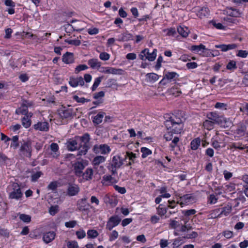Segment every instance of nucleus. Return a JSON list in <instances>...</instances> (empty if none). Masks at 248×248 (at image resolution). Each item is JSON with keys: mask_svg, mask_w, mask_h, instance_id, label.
I'll list each match as a JSON object with an SVG mask.
<instances>
[{"mask_svg": "<svg viewBox=\"0 0 248 248\" xmlns=\"http://www.w3.org/2000/svg\"><path fill=\"white\" fill-rule=\"evenodd\" d=\"M104 115V112H100L98 113L93 118V122L96 124H100L102 122Z\"/></svg>", "mask_w": 248, "mask_h": 248, "instance_id": "72a5a7b5", "label": "nucleus"}, {"mask_svg": "<svg viewBox=\"0 0 248 248\" xmlns=\"http://www.w3.org/2000/svg\"><path fill=\"white\" fill-rule=\"evenodd\" d=\"M246 130V127L244 124L240 125L236 130V134L238 137L244 136Z\"/></svg>", "mask_w": 248, "mask_h": 248, "instance_id": "ea45409f", "label": "nucleus"}, {"mask_svg": "<svg viewBox=\"0 0 248 248\" xmlns=\"http://www.w3.org/2000/svg\"><path fill=\"white\" fill-rule=\"evenodd\" d=\"M93 171L91 168H87L84 172H82L81 176L85 181H90L92 179Z\"/></svg>", "mask_w": 248, "mask_h": 248, "instance_id": "4be33fe9", "label": "nucleus"}, {"mask_svg": "<svg viewBox=\"0 0 248 248\" xmlns=\"http://www.w3.org/2000/svg\"><path fill=\"white\" fill-rule=\"evenodd\" d=\"M147 80L150 82H155L157 81L159 78L158 75L152 73H148L146 75Z\"/></svg>", "mask_w": 248, "mask_h": 248, "instance_id": "f704fd0d", "label": "nucleus"}, {"mask_svg": "<svg viewBox=\"0 0 248 248\" xmlns=\"http://www.w3.org/2000/svg\"><path fill=\"white\" fill-rule=\"evenodd\" d=\"M72 98L74 101L79 103L83 104L85 102H88L90 101L89 99H86L84 97H79L77 95H73Z\"/></svg>", "mask_w": 248, "mask_h": 248, "instance_id": "09e8293b", "label": "nucleus"}, {"mask_svg": "<svg viewBox=\"0 0 248 248\" xmlns=\"http://www.w3.org/2000/svg\"><path fill=\"white\" fill-rule=\"evenodd\" d=\"M119 236V233L116 230L112 231L109 235V241H113L115 240Z\"/></svg>", "mask_w": 248, "mask_h": 248, "instance_id": "5fc2aeb1", "label": "nucleus"}, {"mask_svg": "<svg viewBox=\"0 0 248 248\" xmlns=\"http://www.w3.org/2000/svg\"><path fill=\"white\" fill-rule=\"evenodd\" d=\"M65 42L69 45H74L75 46H78L81 44L80 41L78 39H73V40L66 39V40H65Z\"/></svg>", "mask_w": 248, "mask_h": 248, "instance_id": "4d7b16f0", "label": "nucleus"}, {"mask_svg": "<svg viewBox=\"0 0 248 248\" xmlns=\"http://www.w3.org/2000/svg\"><path fill=\"white\" fill-rule=\"evenodd\" d=\"M209 15V10L207 7H202L198 12L197 15L201 18Z\"/></svg>", "mask_w": 248, "mask_h": 248, "instance_id": "2f4dec72", "label": "nucleus"}, {"mask_svg": "<svg viewBox=\"0 0 248 248\" xmlns=\"http://www.w3.org/2000/svg\"><path fill=\"white\" fill-rule=\"evenodd\" d=\"M171 228L175 230L174 234L176 235H178V232H185L188 230V227L183 224L181 221L176 220H171L170 223Z\"/></svg>", "mask_w": 248, "mask_h": 248, "instance_id": "423d86ee", "label": "nucleus"}, {"mask_svg": "<svg viewBox=\"0 0 248 248\" xmlns=\"http://www.w3.org/2000/svg\"><path fill=\"white\" fill-rule=\"evenodd\" d=\"M77 140H78V141L80 142L78 155L81 156L86 155L88 152V149H89V135L87 133H86L82 136L77 138Z\"/></svg>", "mask_w": 248, "mask_h": 248, "instance_id": "7ed1b4c3", "label": "nucleus"}, {"mask_svg": "<svg viewBox=\"0 0 248 248\" xmlns=\"http://www.w3.org/2000/svg\"><path fill=\"white\" fill-rule=\"evenodd\" d=\"M142 153L141 156L142 158H146L149 155L152 154V151L147 148L142 147L140 149Z\"/></svg>", "mask_w": 248, "mask_h": 248, "instance_id": "3c124183", "label": "nucleus"}, {"mask_svg": "<svg viewBox=\"0 0 248 248\" xmlns=\"http://www.w3.org/2000/svg\"><path fill=\"white\" fill-rule=\"evenodd\" d=\"M231 148L243 150L248 148V144H243L240 142L233 143L232 144Z\"/></svg>", "mask_w": 248, "mask_h": 248, "instance_id": "a18cd8bd", "label": "nucleus"}, {"mask_svg": "<svg viewBox=\"0 0 248 248\" xmlns=\"http://www.w3.org/2000/svg\"><path fill=\"white\" fill-rule=\"evenodd\" d=\"M148 53V49L145 48L143 50L139 55L140 58L142 61L147 60V55Z\"/></svg>", "mask_w": 248, "mask_h": 248, "instance_id": "13d9d810", "label": "nucleus"}, {"mask_svg": "<svg viewBox=\"0 0 248 248\" xmlns=\"http://www.w3.org/2000/svg\"><path fill=\"white\" fill-rule=\"evenodd\" d=\"M100 72L103 73L113 74V75H121L123 70L121 69H117L110 67H101Z\"/></svg>", "mask_w": 248, "mask_h": 248, "instance_id": "4468645a", "label": "nucleus"}, {"mask_svg": "<svg viewBox=\"0 0 248 248\" xmlns=\"http://www.w3.org/2000/svg\"><path fill=\"white\" fill-rule=\"evenodd\" d=\"M79 190L80 188L78 185L75 184H69L67 190V194L69 196H74L77 195Z\"/></svg>", "mask_w": 248, "mask_h": 248, "instance_id": "dca6fc26", "label": "nucleus"}, {"mask_svg": "<svg viewBox=\"0 0 248 248\" xmlns=\"http://www.w3.org/2000/svg\"><path fill=\"white\" fill-rule=\"evenodd\" d=\"M59 114L62 118H71L75 115V111L72 108L62 107L59 109Z\"/></svg>", "mask_w": 248, "mask_h": 248, "instance_id": "6e6552de", "label": "nucleus"}, {"mask_svg": "<svg viewBox=\"0 0 248 248\" xmlns=\"http://www.w3.org/2000/svg\"><path fill=\"white\" fill-rule=\"evenodd\" d=\"M226 69L231 72H233L237 69L236 62L233 60H230L226 65Z\"/></svg>", "mask_w": 248, "mask_h": 248, "instance_id": "c9c22d12", "label": "nucleus"}, {"mask_svg": "<svg viewBox=\"0 0 248 248\" xmlns=\"http://www.w3.org/2000/svg\"><path fill=\"white\" fill-rule=\"evenodd\" d=\"M19 218L24 222L29 223L31 220V217L28 215L24 214H20Z\"/></svg>", "mask_w": 248, "mask_h": 248, "instance_id": "6e6d98bb", "label": "nucleus"}, {"mask_svg": "<svg viewBox=\"0 0 248 248\" xmlns=\"http://www.w3.org/2000/svg\"><path fill=\"white\" fill-rule=\"evenodd\" d=\"M221 140L219 136L217 134L211 139V144L212 146L216 149H218L221 147L220 143Z\"/></svg>", "mask_w": 248, "mask_h": 248, "instance_id": "a878e982", "label": "nucleus"}, {"mask_svg": "<svg viewBox=\"0 0 248 248\" xmlns=\"http://www.w3.org/2000/svg\"><path fill=\"white\" fill-rule=\"evenodd\" d=\"M56 236V233L53 231H50L44 233L43 234V240L44 241L48 244L53 241Z\"/></svg>", "mask_w": 248, "mask_h": 248, "instance_id": "aec40b11", "label": "nucleus"}, {"mask_svg": "<svg viewBox=\"0 0 248 248\" xmlns=\"http://www.w3.org/2000/svg\"><path fill=\"white\" fill-rule=\"evenodd\" d=\"M34 128L36 130L46 131L48 130L49 126L47 122H38L33 126Z\"/></svg>", "mask_w": 248, "mask_h": 248, "instance_id": "412c9836", "label": "nucleus"}, {"mask_svg": "<svg viewBox=\"0 0 248 248\" xmlns=\"http://www.w3.org/2000/svg\"><path fill=\"white\" fill-rule=\"evenodd\" d=\"M205 46L201 44L199 46H191V50L195 52L198 53L200 55V53H202L203 49H205Z\"/></svg>", "mask_w": 248, "mask_h": 248, "instance_id": "37998d69", "label": "nucleus"}, {"mask_svg": "<svg viewBox=\"0 0 248 248\" xmlns=\"http://www.w3.org/2000/svg\"><path fill=\"white\" fill-rule=\"evenodd\" d=\"M215 123L214 122H212L209 120H205L203 123V126L204 127V128H206V129L208 130H210L214 128V125Z\"/></svg>", "mask_w": 248, "mask_h": 248, "instance_id": "79ce46f5", "label": "nucleus"}, {"mask_svg": "<svg viewBox=\"0 0 248 248\" xmlns=\"http://www.w3.org/2000/svg\"><path fill=\"white\" fill-rule=\"evenodd\" d=\"M174 198L177 200V203H179L181 207L192 204L196 201L195 197L192 194H186L182 196L180 194L176 193Z\"/></svg>", "mask_w": 248, "mask_h": 248, "instance_id": "f03ea898", "label": "nucleus"}, {"mask_svg": "<svg viewBox=\"0 0 248 248\" xmlns=\"http://www.w3.org/2000/svg\"><path fill=\"white\" fill-rule=\"evenodd\" d=\"M106 158L103 156L98 155L95 156L93 161V164L94 166H98L100 163L105 161Z\"/></svg>", "mask_w": 248, "mask_h": 248, "instance_id": "e433bc0d", "label": "nucleus"}, {"mask_svg": "<svg viewBox=\"0 0 248 248\" xmlns=\"http://www.w3.org/2000/svg\"><path fill=\"white\" fill-rule=\"evenodd\" d=\"M207 117L208 120L214 122L215 124H220L221 126H225V125H223L222 122L224 121L226 123V119L224 117L219 116L216 112H211L207 114Z\"/></svg>", "mask_w": 248, "mask_h": 248, "instance_id": "9d476101", "label": "nucleus"}, {"mask_svg": "<svg viewBox=\"0 0 248 248\" xmlns=\"http://www.w3.org/2000/svg\"><path fill=\"white\" fill-rule=\"evenodd\" d=\"M116 182V180L110 175H104L102 180L103 185H108Z\"/></svg>", "mask_w": 248, "mask_h": 248, "instance_id": "7c9ffc66", "label": "nucleus"}, {"mask_svg": "<svg viewBox=\"0 0 248 248\" xmlns=\"http://www.w3.org/2000/svg\"><path fill=\"white\" fill-rule=\"evenodd\" d=\"M137 157L136 154L132 152H127L124 155V158H123L124 164L126 166H130L134 163L135 160Z\"/></svg>", "mask_w": 248, "mask_h": 248, "instance_id": "9b49d317", "label": "nucleus"}, {"mask_svg": "<svg viewBox=\"0 0 248 248\" xmlns=\"http://www.w3.org/2000/svg\"><path fill=\"white\" fill-rule=\"evenodd\" d=\"M78 140L77 138L76 140L70 139L67 142V148L69 151H74L79 149L80 145L78 144Z\"/></svg>", "mask_w": 248, "mask_h": 248, "instance_id": "a211bd4d", "label": "nucleus"}, {"mask_svg": "<svg viewBox=\"0 0 248 248\" xmlns=\"http://www.w3.org/2000/svg\"><path fill=\"white\" fill-rule=\"evenodd\" d=\"M178 76L179 75L176 72H167L165 74L163 78L161 80L160 83H162L164 80L166 79L170 81L171 80L175 79V78H177V77H178Z\"/></svg>", "mask_w": 248, "mask_h": 248, "instance_id": "c85d7f7f", "label": "nucleus"}, {"mask_svg": "<svg viewBox=\"0 0 248 248\" xmlns=\"http://www.w3.org/2000/svg\"><path fill=\"white\" fill-rule=\"evenodd\" d=\"M156 53L157 50L156 49H154L152 53H150L149 50L148 49L147 60L151 62L154 61L156 57Z\"/></svg>", "mask_w": 248, "mask_h": 248, "instance_id": "49530a36", "label": "nucleus"}, {"mask_svg": "<svg viewBox=\"0 0 248 248\" xmlns=\"http://www.w3.org/2000/svg\"><path fill=\"white\" fill-rule=\"evenodd\" d=\"M33 103L31 101L24 100L20 107L16 110L17 114L26 115L28 111V108L32 106Z\"/></svg>", "mask_w": 248, "mask_h": 248, "instance_id": "f8f14e48", "label": "nucleus"}, {"mask_svg": "<svg viewBox=\"0 0 248 248\" xmlns=\"http://www.w3.org/2000/svg\"><path fill=\"white\" fill-rule=\"evenodd\" d=\"M121 218L118 216H113L111 217L106 225V228L108 230H111L114 227L118 225L121 222Z\"/></svg>", "mask_w": 248, "mask_h": 248, "instance_id": "ddd939ff", "label": "nucleus"}, {"mask_svg": "<svg viewBox=\"0 0 248 248\" xmlns=\"http://www.w3.org/2000/svg\"><path fill=\"white\" fill-rule=\"evenodd\" d=\"M215 47L217 48H220L221 51L226 52L229 50L235 49L237 47V45L235 44H231L228 45H216Z\"/></svg>", "mask_w": 248, "mask_h": 248, "instance_id": "b1692460", "label": "nucleus"}, {"mask_svg": "<svg viewBox=\"0 0 248 248\" xmlns=\"http://www.w3.org/2000/svg\"><path fill=\"white\" fill-rule=\"evenodd\" d=\"M236 56L241 58H246L248 56V51L239 50L238 51Z\"/></svg>", "mask_w": 248, "mask_h": 248, "instance_id": "0e129e2a", "label": "nucleus"}, {"mask_svg": "<svg viewBox=\"0 0 248 248\" xmlns=\"http://www.w3.org/2000/svg\"><path fill=\"white\" fill-rule=\"evenodd\" d=\"M42 175L41 171H37L32 174L31 179L32 182H36Z\"/></svg>", "mask_w": 248, "mask_h": 248, "instance_id": "e2e57ef3", "label": "nucleus"}, {"mask_svg": "<svg viewBox=\"0 0 248 248\" xmlns=\"http://www.w3.org/2000/svg\"><path fill=\"white\" fill-rule=\"evenodd\" d=\"M196 213V211L195 209H189V210H184L182 211V213L185 216H190L193 215Z\"/></svg>", "mask_w": 248, "mask_h": 248, "instance_id": "052dcab7", "label": "nucleus"}, {"mask_svg": "<svg viewBox=\"0 0 248 248\" xmlns=\"http://www.w3.org/2000/svg\"><path fill=\"white\" fill-rule=\"evenodd\" d=\"M87 237L88 238H94L98 235V232L95 230H89L87 232Z\"/></svg>", "mask_w": 248, "mask_h": 248, "instance_id": "de8ad7c7", "label": "nucleus"}, {"mask_svg": "<svg viewBox=\"0 0 248 248\" xmlns=\"http://www.w3.org/2000/svg\"><path fill=\"white\" fill-rule=\"evenodd\" d=\"M68 248H78V243L75 241H68L67 244Z\"/></svg>", "mask_w": 248, "mask_h": 248, "instance_id": "774afa93", "label": "nucleus"}, {"mask_svg": "<svg viewBox=\"0 0 248 248\" xmlns=\"http://www.w3.org/2000/svg\"><path fill=\"white\" fill-rule=\"evenodd\" d=\"M201 143L200 138H196L192 140L190 143L191 148L193 150H197L199 147Z\"/></svg>", "mask_w": 248, "mask_h": 248, "instance_id": "4c0bfd02", "label": "nucleus"}, {"mask_svg": "<svg viewBox=\"0 0 248 248\" xmlns=\"http://www.w3.org/2000/svg\"><path fill=\"white\" fill-rule=\"evenodd\" d=\"M220 209V212L222 216H227L232 212V206L231 204L228 203L227 204L225 205L223 207L221 208Z\"/></svg>", "mask_w": 248, "mask_h": 248, "instance_id": "c756f323", "label": "nucleus"}, {"mask_svg": "<svg viewBox=\"0 0 248 248\" xmlns=\"http://www.w3.org/2000/svg\"><path fill=\"white\" fill-rule=\"evenodd\" d=\"M219 53L217 50H213L206 48L203 50L202 53H200V55L203 57H215L217 56Z\"/></svg>", "mask_w": 248, "mask_h": 248, "instance_id": "5701e85b", "label": "nucleus"}, {"mask_svg": "<svg viewBox=\"0 0 248 248\" xmlns=\"http://www.w3.org/2000/svg\"><path fill=\"white\" fill-rule=\"evenodd\" d=\"M183 244L182 240L180 238H177L174 240L171 248H179Z\"/></svg>", "mask_w": 248, "mask_h": 248, "instance_id": "864d4df0", "label": "nucleus"}, {"mask_svg": "<svg viewBox=\"0 0 248 248\" xmlns=\"http://www.w3.org/2000/svg\"><path fill=\"white\" fill-rule=\"evenodd\" d=\"M164 32L166 33V34L168 36H175L176 34L175 29L173 28L165 29L163 31Z\"/></svg>", "mask_w": 248, "mask_h": 248, "instance_id": "680f3d73", "label": "nucleus"}, {"mask_svg": "<svg viewBox=\"0 0 248 248\" xmlns=\"http://www.w3.org/2000/svg\"><path fill=\"white\" fill-rule=\"evenodd\" d=\"M32 147L30 141H24L21 144L19 149V155L22 157L30 158L31 156Z\"/></svg>", "mask_w": 248, "mask_h": 248, "instance_id": "39448f33", "label": "nucleus"}, {"mask_svg": "<svg viewBox=\"0 0 248 248\" xmlns=\"http://www.w3.org/2000/svg\"><path fill=\"white\" fill-rule=\"evenodd\" d=\"M46 154L48 157L57 158L60 155L58 144L56 143H51L50 148L46 150Z\"/></svg>", "mask_w": 248, "mask_h": 248, "instance_id": "1a4fd4ad", "label": "nucleus"}, {"mask_svg": "<svg viewBox=\"0 0 248 248\" xmlns=\"http://www.w3.org/2000/svg\"><path fill=\"white\" fill-rule=\"evenodd\" d=\"M88 64L92 69H100L101 63L97 59H92L88 61Z\"/></svg>", "mask_w": 248, "mask_h": 248, "instance_id": "bb28decb", "label": "nucleus"}, {"mask_svg": "<svg viewBox=\"0 0 248 248\" xmlns=\"http://www.w3.org/2000/svg\"><path fill=\"white\" fill-rule=\"evenodd\" d=\"M99 58L102 61H108L110 58V55L105 52L100 53Z\"/></svg>", "mask_w": 248, "mask_h": 248, "instance_id": "338daca9", "label": "nucleus"}, {"mask_svg": "<svg viewBox=\"0 0 248 248\" xmlns=\"http://www.w3.org/2000/svg\"><path fill=\"white\" fill-rule=\"evenodd\" d=\"M166 212V209L165 208L161 207V205H160L157 208V213L161 217L165 215Z\"/></svg>", "mask_w": 248, "mask_h": 248, "instance_id": "69168bd1", "label": "nucleus"}, {"mask_svg": "<svg viewBox=\"0 0 248 248\" xmlns=\"http://www.w3.org/2000/svg\"><path fill=\"white\" fill-rule=\"evenodd\" d=\"M62 61L66 64L72 63L74 61L73 54L67 52L62 56Z\"/></svg>", "mask_w": 248, "mask_h": 248, "instance_id": "393cba45", "label": "nucleus"}, {"mask_svg": "<svg viewBox=\"0 0 248 248\" xmlns=\"http://www.w3.org/2000/svg\"><path fill=\"white\" fill-rule=\"evenodd\" d=\"M12 141L11 143V147L13 148L14 149H16L19 146L18 143V136H14L11 140Z\"/></svg>", "mask_w": 248, "mask_h": 248, "instance_id": "a19ab883", "label": "nucleus"}, {"mask_svg": "<svg viewBox=\"0 0 248 248\" xmlns=\"http://www.w3.org/2000/svg\"><path fill=\"white\" fill-rule=\"evenodd\" d=\"M167 130H170L174 134H179L183 128L182 120L176 116L170 117L165 123Z\"/></svg>", "mask_w": 248, "mask_h": 248, "instance_id": "f257e3e1", "label": "nucleus"}, {"mask_svg": "<svg viewBox=\"0 0 248 248\" xmlns=\"http://www.w3.org/2000/svg\"><path fill=\"white\" fill-rule=\"evenodd\" d=\"M88 67L85 64H80L77 66L75 70V73L76 74L79 73L80 71L87 70Z\"/></svg>", "mask_w": 248, "mask_h": 248, "instance_id": "bf43d9fd", "label": "nucleus"}, {"mask_svg": "<svg viewBox=\"0 0 248 248\" xmlns=\"http://www.w3.org/2000/svg\"><path fill=\"white\" fill-rule=\"evenodd\" d=\"M123 164H124V162L122 157L119 155L113 156L111 162L112 167L115 169L119 168Z\"/></svg>", "mask_w": 248, "mask_h": 248, "instance_id": "6ab92c4d", "label": "nucleus"}, {"mask_svg": "<svg viewBox=\"0 0 248 248\" xmlns=\"http://www.w3.org/2000/svg\"><path fill=\"white\" fill-rule=\"evenodd\" d=\"M9 198L11 199L19 200L23 196L20 186L17 183L9 185L7 188Z\"/></svg>", "mask_w": 248, "mask_h": 248, "instance_id": "20e7f679", "label": "nucleus"}, {"mask_svg": "<svg viewBox=\"0 0 248 248\" xmlns=\"http://www.w3.org/2000/svg\"><path fill=\"white\" fill-rule=\"evenodd\" d=\"M22 124L24 127L27 128L31 126V121L29 118L24 117L22 119Z\"/></svg>", "mask_w": 248, "mask_h": 248, "instance_id": "603ef678", "label": "nucleus"}, {"mask_svg": "<svg viewBox=\"0 0 248 248\" xmlns=\"http://www.w3.org/2000/svg\"><path fill=\"white\" fill-rule=\"evenodd\" d=\"M218 198L214 194H210L207 198V202L210 204H214L217 202Z\"/></svg>", "mask_w": 248, "mask_h": 248, "instance_id": "c03bdc74", "label": "nucleus"}, {"mask_svg": "<svg viewBox=\"0 0 248 248\" xmlns=\"http://www.w3.org/2000/svg\"><path fill=\"white\" fill-rule=\"evenodd\" d=\"M177 30L179 34L183 37H186L189 33L188 28L186 26H179Z\"/></svg>", "mask_w": 248, "mask_h": 248, "instance_id": "cd10ccee", "label": "nucleus"}, {"mask_svg": "<svg viewBox=\"0 0 248 248\" xmlns=\"http://www.w3.org/2000/svg\"><path fill=\"white\" fill-rule=\"evenodd\" d=\"M94 150L97 153L105 155L110 152V149L109 147L106 144H101L99 146H95Z\"/></svg>", "mask_w": 248, "mask_h": 248, "instance_id": "f3484780", "label": "nucleus"}, {"mask_svg": "<svg viewBox=\"0 0 248 248\" xmlns=\"http://www.w3.org/2000/svg\"><path fill=\"white\" fill-rule=\"evenodd\" d=\"M221 209L217 208L215 210H212L209 214V218H216L218 217H222L221 212Z\"/></svg>", "mask_w": 248, "mask_h": 248, "instance_id": "473e14b6", "label": "nucleus"}, {"mask_svg": "<svg viewBox=\"0 0 248 248\" xmlns=\"http://www.w3.org/2000/svg\"><path fill=\"white\" fill-rule=\"evenodd\" d=\"M102 78H103L102 77H98V78H95L92 87V90L93 91H94L96 89V88L98 87V86L100 84Z\"/></svg>", "mask_w": 248, "mask_h": 248, "instance_id": "8fccbe9b", "label": "nucleus"}, {"mask_svg": "<svg viewBox=\"0 0 248 248\" xmlns=\"http://www.w3.org/2000/svg\"><path fill=\"white\" fill-rule=\"evenodd\" d=\"M69 84L71 87L76 88L78 86H83L84 85V81L82 77H72L69 78Z\"/></svg>", "mask_w": 248, "mask_h": 248, "instance_id": "2eb2a0df", "label": "nucleus"}, {"mask_svg": "<svg viewBox=\"0 0 248 248\" xmlns=\"http://www.w3.org/2000/svg\"><path fill=\"white\" fill-rule=\"evenodd\" d=\"M160 195L163 198H169L170 197V194L167 192V188L165 186H162L158 190Z\"/></svg>", "mask_w": 248, "mask_h": 248, "instance_id": "58836bf2", "label": "nucleus"}, {"mask_svg": "<svg viewBox=\"0 0 248 248\" xmlns=\"http://www.w3.org/2000/svg\"><path fill=\"white\" fill-rule=\"evenodd\" d=\"M87 165V161L83 159L79 160L75 162L73 165V167L76 175L78 177L81 176L83 170Z\"/></svg>", "mask_w": 248, "mask_h": 248, "instance_id": "0eeeda50", "label": "nucleus"}]
</instances>
